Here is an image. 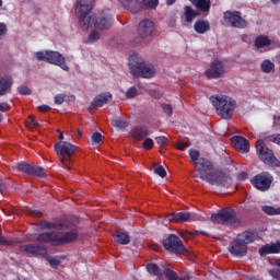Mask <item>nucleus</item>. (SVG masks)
I'll use <instances>...</instances> for the list:
<instances>
[{
	"mask_svg": "<svg viewBox=\"0 0 280 280\" xmlns=\"http://www.w3.org/2000/svg\"><path fill=\"white\" fill-rule=\"evenodd\" d=\"M190 161L196 164L195 170L198 172L199 178L206 180L210 185H217V187H225L229 189L233 185L231 176L224 174L222 171H213V164L211 161L200 159V152L195 149L189 150Z\"/></svg>",
	"mask_w": 280,
	"mask_h": 280,
	"instance_id": "1",
	"label": "nucleus"
},
{
	"mask_svg": "<svg viewBox=\"0 0 280 280\" xmlns=\"http://www.w3.org/2000/svg\"><path fill=\"white\" fill-rule=\"evenodd\" d=\"M95 0H78L75 14L79 19V25L82 30H88L94 25L96 30H109L113 27V13L110 10H104L98 18H93L91 11L93 10Z\"/></svg>",
	"mask_w": 280,
	"mask_h": 280,
	"instance_id": "2",
	"label": "nucleus"
},
{
	"mask_svg": "<svg viewBox=\"0 0 280 280\" xmlns=\"http://www.w3.org/2000/svg\"><path fill=\"white\" fill-rule=\"evenodd\" d=\"M78 229L72 228L69 230L66 225H58L52 232H45L38 235L37 242L46 244H69L78 240Z\"/></svg>",
	"mask_w": 280,
	"mask_h": 280,
	"instance_id": "3",
	"label": "nucleus"
},
{
	"mask_svg": "<svg viewBox=\"0 0 280 280\" xmlns=\"http://www.w3.org/2000/svg\"><path fill=\"white\" fill-rule=\"evenodd\" d=\"M259 240V236L255 232H243L237 235L235 240L230 243L229 253L234 257H246L248 253V244Z\"/></svg>",
	"mask_w": 280,
	"mask_h": 280,
	"instance_id": "4",
	"label": "nucleus"
},
{
	"mask_svg": "<svg viewBox=\"0 0 280 280\" xmlns=\"http://www.w3.org/2000/svg\"><path fill=\"white\" fill-rule=\"evenodd\" d=\"M210 102L215 108L217 115L222 117V119L233 117V113H235L237 106L235 100L226 95H212Z\"/></svg>",
	"mask_w": 280,
	"mask_h": 280,
	"instance_id": "5",
	"label": "nucleus"
},
{
	"mask_svg": "<svg viewBox=\"0 0 280 280\" xmlns=\"http://www.w3.org/2000/svg\"><path fill=\"white\" fill-rule=\"evenodd\" d=\"M36 60L48 62V65H55L56 67H60L62 71H69V66H67V60L65 56L56 50H42L35 52Z\"/></svg>",
	"mask_w": 280,
	"mask_h": 280,
	"instance_id": "6",
	"label": "nucleus"
},
{
	"mask_svg": "<svg viewBox=\"0 0 280 280\" xmlns=\"http://www.w3.org/2000/svg\"><path fill=\"white\" fill-rule=\"evenodd\" d=\"M54 148L56 154L59 156V161L65 165L66 170H71L69 164L71 163V158L75 154L78 147L67 141H60L55 143Z\"/></svg>",
	"mask_w": 280,
	"mask_h": 280,
	"instance_id": "7",
	"label": "nucleus"
},
{
	"mask_svg": "<svg viewBox=\"0 0 280 280\" xmlns=\"http://www.w3.org/2000/svg\"><path fill=\"white\" fill-rule=\"evenodd\" d=\"M120 4L125 10L131 12L132 14H137L141 10H156L159 7V0H119Z\"/></svg>",
	"mask_w": 280,
	"mask_h": 280,
	"instance_id": "8",
	"label": "nucleus"
},
{
	"mask_svg": "<svg viewBox=\"0 0 280 280\" xmlns=\"http://www.w3.org/2000/svg\"><path fill=\"white\" fill-rule=\"evenodd\" d=\"M212 222L214 224H233L234 226L240 224L237 220V213L232 208H224L211 215Z\"/></svg>",
	"mask_w": 280,
	"mask_h": 280,
	"instance_id": "9",
	"label": "nucleus"
},
{
	"mask_svg": "<svg viewBox=\"0 0 280 280\" xmlns=\"http://www.w3.org/2000/svg\"><path fill=\"white\" fill-rule=\"evenodd\" d=\"M256 151L262 163H266V165H275V167H280V161L275 156V152L268 148H264V140H258L256 142Z\"/></svg>",
	"mask_w": 280,
	"mask_h": 280,
	"instance_id": "10",
	"label": "nucleus"
},
{
	"mask_svg": "<svg viewBox=\"0 0 280 280\" xmlns=\"http://www.w3.org/2000/svg\"><path fill=\"white\" fill-rule=\"evenodd\" d=\"M163 246L165 250L168 253H173L175 255H178L180 253H185V245H183V241H180L179 237H177L175 234L168 235L164 241H163Z\"/></svg>",
	"mask_w": 280,
	"mask_h": 280,
	"instance_id": "11",
	"label": "nucleus"
},
{
	"mask_svg": "<svg viewBox=\"0 0 280 280\" xmlns=\"http://www.w3.org/2000/svg\"><path fill=\"white\" fill-rule=\"evenodd\" d=\"M166 220L167 222H196L205 218L194 212H173L166 215Z\"/></svg>",
	"mask_w": 280,
	"mask_h": 280,
	"instance_id": "12",
	"label": "nucleus"
},
{
	"mask_svg": "<svg viewBox=\"0 0 280 280\" xmlns=\"http://www.w3.org/2000/svg\"><path fill=\"white\" fill-rule=\"evenodd\" d=\"M129 68L131 71H154V66L150 62H145V60L137 54L130 55Z\"/></svg>",
	"mask_w": 280,
	"mask_h": 280,
	"instance_id": "13",
	"label": "nucleus"
},
{
	"mask_svg": "<svg viewBox=\"0 0 280 280\" xmlns=\"http://www.w3.org/2000/svg\"><path fill=\"white\" fill-rule=\"evenodd\" d=\"M16 167L19 172H22L23 174H28L30 176H38L39 178H45V176H47L45 168L42 166H36V164L20 162L16 164Z\"/></svg>",
	"mask_w": 280,
	"mask_h": 280,
	"instance_id": "14",
	"label": "nucleus"
},
{
	"mask_svg": "<svg viewBox=\"0 0 280 280\" xmlns=\"http://www.w3.org/2000/svg\"><path fill=\"white\" fill-rule=\"evenodd\" d=\"M272 175L265 172L256 175L252 179V185H254L256 189H259V191H268V189H270V186L272 185Z\"/></svg>",
	"mask_w": 280,
	"mask_h": 280,
	"instance_id": "15",
	"label": "nucleus"
},
{
	"mask_svg": "<svg viewBox=\"0 0 280 280\" xmlns=\"http://www.w3.org/2000/svg\"><path fill=\"white\" fill-rule=\"evenodd\" d=\"M224 21L230 23L232 27H237L238 30H244L247 23L244 18H242V12L240 11H226L224 12Z\"/></svg>",
	"mask_w": 280,
	"mask_h": 280,
	"instance_id": "16",
	"label": "nucleus"
},
{
	"mask_svg": "<svg viewBox=\"0 0 280 280\" xmlns=\"http://www.w3.org/2000/svg\"><path fill=\"white\" fill-rule=\"evenodd\" d=\"M113 100V95L108 92L98 94L94 97L92 101L91 105L89 106L90 113H95L97 108H102V106H106L108 102Z\"/></svg>",
	"mask_w": 280,
	"mask_h": 280,
	"instance_id": "17",
	"label": "nucleus"
},
{
	"mask_svg": "<svg viewBox=\"0 0 280 280\" xmlns=\"http://www.w3.org/2000/svg\"><path fill=\"white\" fill-rule=\"evenodd\" d=\"M43 244H45V242H39L38 244L21 245L20 252L26 253V255H46L47 247H45Z\"/></svg>",
	"mask_w": 280,
	"mask_h": 280,
	"instance_id": "18",
	"label": "nucleus"
},
{
	"mask_svg": "<svg viewBox=\"0 0 280 280\" xmlns=\"http://www.w3.org/2000/svg\"><path fill=\"white\" fill-rule=\"evenodd\" d=\"M154 32V22L152 20H142L138 25V35L140 38H148Z\"/></svg>",
	"mask_w": 280,
	"mask_h": 280,
	"instance_id": "19",
	"label": "nucleus"
},
{
	"mask_svg": "<svg viewBox=\"0 0 280 280\" xmlns=\"http://www.w3.org/2000/svg\"><path fill=\"white\" fill-rule=\"evenodd\" d=\"M233 143L236 150L242 152L243 154H246V152H249L250 150V142L244 137L236 136L233 138Z\"/></svg>",
	"mask_w": 280,
	"mask_h": 280,
	"instance_id": "20",
	"label": "nucleus"
},
{
	"mask_svg": "<svg viewBox=\"0 0 280 280\" xmlns=\"http://www.w3.org/2000/svg\"><path fill=\"white\" fill-rule=\"evenodd\" d=\"M13 84L14 81L12 80V77H0V97L8 95V93L12 91Z\"/></svg>",
	"mask_w": 280,
	"mask_h": 280,
	"instance_id": "21",
	"label": "nucleus"
},
{
	"mask_svg": "<svg viewBox=\"0 0 280 280\" xmlns=\"http://www.w3.org/2000/svg\"><path fill=\"white\" fill-rule=\"evenodd\" d=\"M277 253H280V242L267 244L259 249V255L261 257H266V255H275Z\"/></svg>",
	"mask_w": 280,
	"mask_h": 280,
	"instance_id": "22",
	"label": "nucleus"
},
{
	"mask_svg": "<svg viewBox=\"0 0 280 280\" xmlns=\"http://www.w3.org/2000/svg\"><path fill=\"white\" fill-rule=\"evenodd\" d=\"M198 12H210L211 11V0H189Z\"/></svg>",
	"mask_w": 280,
	"mask_h": 280,
	"instance_id": "23",
	"label": "nucleus"
},
{
	"mask_svg": "<svg viewBox=\"0 0 280 280\" xmlns=\"http://www.w3.org/2000/svg\"><path fill=\"white\" fill-rule=\"evenodd\" d=\"M194 30L197 34H206V32H209V30H211V24L209 23V21L198 20L194 24Z\"/></svg>",
	"mask_w": 280,
	"mask_h": 280,
	"instance_id": "24",
	"label": "nucleus"
},
{
	"mask_svg": "<svg viewBox=\"0 0 280 280\" xmlns=\"http://www.w3.org/2000/svg\"><path fill=\"white\" fill-rule=\"evenodd\" d=\"M254 43L257 49H262V47H270V45H272V40L266 35L257 36Z\"/></svg>",
	"mask_w": 280,
	"mask_h": 280,
	"instance_id": "25",
	"label": "nucleus"
},
{
	"mask_svg": "<svg viewBox=\"0 0 280 280\" xmlns=\"http://www.w3.org/2000/svg\"><path fill=\"white\" fill-rule=\"evenodd\" d=\"M156 72L154 71H132L131 75L136 80H150L151 78H154Z\"/></svg>",
	"mask_w": 280,
	"mask_h": 280,
	"instance_id": "26",
	"label": "nucleus"
},
{
	"mask_svg": "<svg viewBox=\"0 0 280 280\" xmlns=\"http://www.w3.org/2000/svg\"><path fill=\"white\" fill-rule=\"evenodd\" d=\"M131 135L136 141H141L148 137V128L145 127H138L131 131Z\"/></svg>",
	"mask_w": 280,
	"mask_h": 280,
	"instance_id": "27",
	"label": "nucleus"
},
{
	"mask_svg": "<svg viewBox=\"0 0 280 280\" xmlns=\"http://www.w3.org/2000/svg\"><path fill=\"white\" fill-rule=\"evenodd\" d=\"M114 240L117 244H121L122 246L130 244V235L126 232H117V234L114 235Z\"/></svg>",
	"mask_w": 280,
	"mask_h": 280,
	"instance_id": "28",
	"label": "nucleus"
},
{
	"mask_svg": "<svg viewBox=\"0 0 280 280\" xmlns=\"http://www.w3.org/2000/svg\"><path fill=\"white\" fill-rule=\"evenodd\" d=\"M65 102H75L74 95H67V94H57L55 95V104L58 106H61V104H65Z\"/></svg>",
	"mask_w": 280,
	"mask_h": 280,
	"instance_id": "29",
	"label": "nucleus"
},
{
	"mask_svg": "<svg viewBox=\"0 0 280 280\" xmlns=\"http://www.w3.org/2000/svg\"><path fill=\"white\" fill-rule=\"evenodd\" d=\"M184 10H185V18L187 23H191V21H194L196 16H200V13H198V11L194 10L189 5H186Z\"/></svg>",
	"mask_w": 280,
	"mask_h": 280,
	"instance_id": "30",
	"label": "nucleus"
},
{
	"mask_svg": "<svg viewBox=\"0 0 280 280\" xmlns=\"http://www.w3.org/2000/svg\"><path fill=\"white\" fill-rule=\"evenodd\" d=\"M164 277H166L167 280H189V277L184 276L182 278L178 277V275H176V272L170 268H166L163 271Z\"/></svg>",
	"mask_w": 280,
	"mask_h": 280,
	"instance_id": "31",
	"label": "nucleus"
},
{
	"mask_svg": "<svg viewBox=\"0 0 280 280\" xmlns=\"http://www.w3.org/2000/svg\"><path fill=\"white\" fill-rule=\"evenodd\" d=\"M261 211L266 213V215H280V207L275 208L272 206H261Z\"/></svg>",
	"mask_w": 280,
	"mask_h": 280,
	"instance_id": "32",
	"label": "nucleus"
},
{
	"mask_svg": "<svg viewBox=\"0 0 280 280\" xmlns=\"http://www.w3.org/2000/svg\"><path fill=\"white\" fill-rule=\"evenodd\" d=\"M147 270L150 275H154L155 277H163V271H161V268L156 266V264H149L147 266Z\"/></svg>",
	"mask_w": 280,
	"mask_h": 280,
	"instance_id": "33",
	"label": "nucleus"
},
{
	"mask_svg": "<svg viewBox=\"0 0 280 280\" xmlns=\"http://www.w3.org/2000/svg\"><path fill=\"white\" fill-rule=\"evenodd\" d=\"M112 126H114L115 128H120V130H124L125 128H128V121H126V119L124 118H114L112 119Z\"/></svg>",
	"mask_w": 280,
	"mask_h": 280,
	"instance_id": "34",
	"label": "nucleus"
},
{
	"mask_svg": "<svg viewBox=\"0 0 280 280\" xmlns=\"http://www.w3.org/2000/svg\"><path fill=\"white\" fill-rule=\"evenodd\" d=\"M224 69V63H222V61L215 59L211 66L210 69H208V71H222Z\"/></svg>",
	"mask_w": 280,
	"mask_h": 280,
	"instance_id": "35",
	"label": "nucleus"
},
{
	"mask_svg": "<svg viewBox=\"0 0 280 280\" xmlns=\"http://www.w3.org/2000/svg\"><path fill=\"white\" fill-rule=\"evenodd\" d=\"M260 67L261 71H275V63L268 59L264 60Z\"/></svg>",
	"mask_w": 280,
	"mask_h": 280,
	"instance_id": "36",
	"label": "nucleus"
},
{
	"mask_svg": "<svg viewBox=\"0 0 280 280\" xmlns=\"http://www.w3.org/2000/svg\"><path fill=\"white\" fill-rule=\"evenodd\" d=\"M206 78L208 80H218L222 78V71H206Z\"/></svg>",
	"mask_w": 280,
	"mask_h": 280,
	"instance_id": "37",
	"label": "nucleus"
},
{
	"mask_svg": "<svg viewBox=\"0 0 280 280\" xmlns=\"http://www.w3.org/2000/svg\"><path fill=\"white\" fill-rule=\"evenodd\" d=\"M100 40V33L97 31H93L86 38L85 43H95Z\"/></svg>",
	"mask_w": 280,
	"mask_h": 280,
	"instance_id": "38",
	"label": "nucleus"
},
{
	"mask_svg": "<svg viewBox=\"0 0 280 280\" xmlns=\"http://www.w3.org/2000/svg\"><path fill=\"white\" fill-rule=\"evenodd\" d=\"M137 93L138 91L136 86L129 88L126 92L127 100H133V97H137Z\"/></svg>",
	"mask_w": 280,
	"mask_h": 280,
	"instance_id": "39",
	"label": "nucleus"
},
{
	"mask_svg": "<svg viewBox=\"0 0 280 280\" xmlns=\"http://www.w3.org/2000/svg\"><path fill=\"white\" fill-rule=\"evenodd\" d=\"M154 174L160 176V178H165V176H167V172L162 165L154 167Z\"/></svg>",
	"mask_w": 280,
	"mask_h": 280,
	"instance_id": "40",
	"label": "nucleus"
},
{
	"mask_svg": "<svg viewBox=\"0 0 280 280\" xmlns=\"http://www.w3.org/2000/svg\"><path fill=\"white\" fill-rule=\"evenodd\" d=\"M46 260L48 261V264H50L52 268H56V266H60V258L58 257L48 256L46 257Z\"/></svg>",
	"mask_w": 280,
	"mask_h": 280,
	"instance_id": "41",
	"label": "nucleus"
},
{
	"mask_svg": "<svg viewBox=\"0 0 280 280\" xmlns=\"http://www.w3.org/2000/svg\"><path fill=\"white\" fill-rule=\"evenodd\" d=\"M38 126V121H36L35 116H28V120L26 121V128H36Z\"/></svg>",
	"mask_w": 280,
	"mask_h": 280,
	"instance_id": "42",
	"label": "nucleus"
},
{
	"mask_svg": "<svg viewBox=\"0 0 280 280\" xmlns=\"http://www.w3.org/2000/svg\"><path fill=\"white\" fill-rule=\"evenodd\" d=\"M162 110L165 113L168 117H172L174 109L172 108V105L170 104H162Z\"/></svg>",
	"mask_w": 280,
	"mask_h": 280,
	"instance_id": "43",
	"label": "nucleus"
},
{
	"mask_svg": "<svg viewBox=\"0 0 280 280\" xmlns=\"http://www.w3.org/2000/svg\"><path fill=\"white\" fill-rule=\"evenodd\" d=\"M142 145H143L144 150H152V148H154V141L150 138H145Z\"/></svg>",
	"mask_w": 280,
	"mask_h": 280,
	"instance_id": "44",
	"label": "nucleus"
},
{
	"mask_svg": "<svg viewBox=\"0 0 280 280\" xmlns=\"http://www.w3.org/2000/svg\"><path fill=\"white\" fill-rule=\"evenodd\" d=\"M155 141L158 145H167V143H170V140L165 136L156 137Z\"/></svg>",
	"mask_w": 280,
	"mask_h": 280,
	"instance_id": "45",
	"label": "nucleus"
},
{
	"mask_svg": "<svg viewBox=\"0 0 280 280\" xmlns=\"http://www.w3.org/2000/svg\"><path fill=\"white\" fill-rule=\"evenodd\" d=\"M92 142L95 143L96 145L102 143V133L100 132H94L92 135Z\"/></svg>",
	"mask_w": 280,
	"mask_h": 280,
	"instance_id": "46",
	"label": "nucleus"
},
{
	"mask_svg": "<svg viewBox=\"0 0 280 280\" xmlns=\"http://www.w3.org/2000/svg\"><path fill=\"white\" fill-rule=\"evenodd\" d=\"M268 272L272 279L280 280V269H269Z\"/></svg>",
	"mask_w": 280,
	"mask_h": 280,
	"instance_id": "47",
	"label": "nucleus"
},
{
	"mask_svg": "<svg viewBox=\"0 0 280 280\" xmlns=\"http://www.w3.org/2000/svg\"><path fill=\"white\" fill-rule=\"evenodd\" d=\"M268 140L271 141V143H277V145H280V133L269 136Z\"/></svg>",
	"mask_w": 280,
	"mask_h": 280,
	"instance_id": "48",
	"label": "nucleus"
},
{
	"mask_svg": "<svg viewBox=\"0 0 280 280\" xmlns=\"http://www.w3.org/2000/svg\"><path fill=\"white\" fill-rule=\"evenodd\" d=\"M14 242L5 240L1 234H0V246H14Z\"/></svg>",
	"mask_w": 280,
	"mask_h": 280,
	"instance_id": "49",
	"label": "nucleus"
},
{
	"mask_svg": "<svg viewBox=\"0 0 280 280\" xmlns=\"http://www.w3.org/2000/svg\"><path fill=\"white\" fill-rule=\"evenodd\" d=\"M19 93H20V95H31L32 90H30L26 86H23V88H19Z\"/></svg>",
	"mask_w": 280,
	"mask_h": 280,
	"instance_id": "50",
	"label": "nucleus"
},
{
	"mask_svg": "<svg viewBox=\"0 0 280 280\" xmlns=\"http://www.w3.org/2000/svg\"><path fill=\"white\" fill-rule=\"evenodd\" d=\"M242 40L243 43H247V45H250V43H253V36L248 34H244L242 35Z\"/></svg>",
	"mask_w": 280,
	"mask_h": 280,
	"instance_id": "51",
	"label": "nucleus"
},
{
	"mask_svg": "<svg viewBox=\"0 0 280 280\" xmlns=\"http://www.w3.org/2000/svg\"><path fill=\"white\" fill-rule=\"evenodd\" d=\"M8 33V26H5V24L0 23V36H5V34Z\"/></svg>",
	"mask_w": 280,
	"mask_h": 280,
	"instance_id": "52",
	"label": "nucleus"
},
{
	"mask_svg": "<svg viewBox=\"0 0 280 280\" xmlns=\"http://www.w3.org/2000/svg\"><path fill=\"white\" fill-rule=\"evenodd\" d=\"M0 110L3 113L5 110H10V104L8 103H0Z\"/></svg>",
	"mask_w": 280,
	"mask_h": 280,
	"instance_id": "53",
	"label": "nucleus"
},
{
	"mask_svg": "<svg viewBox=\"0 0 280 280\" xmlns=\"http://www.w3.org/2000/svg\"><path fill=\"white\" fill-rule=\"evenodd\" d=\"M38 110H40L42 113H47V110H51V107H49L48 105H40L38 106Z\"/></svg>",
	"mask_w": 280,
	"mask_h": 280,
	"instance_id": "54",
	"label": "nucleus"
},
{
	"mask_svg": "<svg viewBox=\"0 0 280 280\" xmlns=\"http://www.w3.org/2000/svg\"><path fill=\"white\" fill-rule=\"evenodd\" d=\"M178 150H185L186 148H189V143L187 142H179L177 145Z\"/></svg>",
	"mask_w": 280,
	"mask_h": 280,
	"instance_id": "55",
	"label": "nucleus"
},
{
	"mask_svg": "<svg viewBox=\"0 0 280 280\" xmlns=\"http://www.w3.org/2000/svg\"><path fill=\"white\" fill-rule=\"evenodd\" d=\"M245 279L246 280H264L260 277H256V276H253V275H246Z\"/></svg>",
	"mask_w": 280,
	"mask_h": 280,
	"instance_id": "56",
	"label": "nucleus"
},
{
	"mask_svg": "<svg viewBox=\"0 0 280 280\" xmlns=\"http://www.w3.org/2000/svg\"><path fill=\"white\" fill-rule=\"evenodd\" d=\"M246 178H248V174L246 173H240L237 175V180H246Z\"/></svg>",
	"mask_w": 280,
	"mask_h": 280,
	"instance_id": "57",
	"label": "nucleus"
},
{
	"mask_svg": "<svg viewBox=\"0 0 280 280\" xmlns=\"http://www.w3.org/2000/svg\"><path fill=\"white\" fill-rule=\"evenodd\" d=\"M151 95L152 97H155V100H159V97H161V93L156 91H151Z\"/></svg>",
	"mask_w": 280,
	"mask_h": 280,
	"instance_id": "58",
	"label": "nucleus"
},
{
	"mask_svg": "<svg viewBox=\"0 0 280 280\" xmlns=\"http://www.w3.org/2000/svg\"><path fill=\"white\" fill-rule=\"evenodd\" d=\"M166 5H174L176 3V0H165Z\"/></svg>",
	"mask_w": 280,
	"mask_h": 280,
	"instance_id": "59",
	"label": "nucleus"
},
{
	"mask_svg": "<svg viewBox=\"0 0 280 280\" xmlns=\"http://www.w3.org/2000/svg\"><path fill=\"white\" fill-rule=\"evenodd\" d=\"M198 233H199V235H209L207 232H205L202 230L198 231Z\"/></svg>",
	"mask_w": 280,
	"mask_h": 280,
	"instance_id": "60",
	"label": "nucleus"
},
{
	"mask_svg": "<svg viewBox=\"0 0 280 280\" xmlns=\"http://www.w3.org/2000/svg\"><path fill=\"white\" fill-rule=\"evenodd\" d=\"M59 139L60 141H65V136L62 135V132H60Z\"/></svg>",
	"mask_w": 280,
	"mask_h": 280,
	"instance_id": "61",
	"label": "nucleus"
},
{
	"mask_svg": "<svg viewBox=\"0 0 280 280\" xmlns=\"http://www.w3.org/2000/svg\"><path fill=\"white\" fill-rule=\"evenodd\" d=\"M280 0H271V3H273V5H277V3H279Z\"/></svg>",
	"mask_w": 280,
	"mask_h": 280,
	"instance_id": "62",
	"label": "nucleus"
},
{
	"mask_svg": "<svg viewBox=\"0 0 280 280\" xmlns=\"http://www.w3.org/2000/svg\"><path fill=\"white\" fill-rule=\"evenodd\" d=\"M77 132H78L79 137L83 136L82 130L78 129Z\"/></svg>",
	"mask_w": 280,
	"mask_h": 280,
	"instance_id": "63",
	"label": "nucleus"
},
{
	"mask_svg": "<svg viewBox=\"0 0 280 280\" xmlns=\"http://www.w3.org/2000/svg\"><path fill=\"white\" fill-rule=\"evenodd\" d=\"M276 266H278V268H280V259L276 260Z\"/></svg>",
	"mask_w": 280,
	"mask_h": 280,
	"instance_id": "64",
	"label": "nucleus"
}]
</instances>
